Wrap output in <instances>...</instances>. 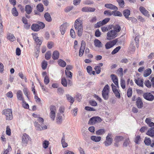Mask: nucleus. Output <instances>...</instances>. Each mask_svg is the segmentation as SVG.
I'll return each instance as SVG.
<instances>
[{
  "instance_id": "obj_1",
  "label": "nucleus",
  "mask_w": 154,
  "mask_h": 154,
  "mask_svg": "<svg viewBox=\"0 0 154 154\" xmlns=\"http://www.w3.org/2000/svg\"><path fill=\"white\" fill-rule=\"evenodd\" d=\"M80 18L76 19L74 23V27L76 30L78 35L80 37L82 36L83 31V23Z\"/></svg>"
},
{
  "instance_id": "obj_2",
  "label": "nucleus",
  "mask_w": 154,
  "mask_h": 154,
  "mask_svg": "<svg viewBox=\"0 0 154 154\" xmlns=\"http://www.w3.org/2000/svg\"><path fill=\"white\" fill-rule=\"evenodd\" d=\"M2 114L6 116V119L11 120L13 118L12 110L11 109H6L3 111Z\"/></svg>"
},
{
  "instance_id": "obj_3",
  "label": "nucleus",
  "mask_w": 154,
  "mask_h": 154,
  "mask_svg": "<svg viewBox=\"0 0 154 154\" xmlns=\"http://www.w3.org/2000/svg\"><path fill=\"white\" fill-rule=\"evenodd\" d=\"M102 121L101 119L99 116H94L91 118L88 124L90 125H93L97 122H100Z\"/></svg>"
},
{
  "instance_id": "obj_4",
  "label": "nucleus",
  "mask_w": 154,
  "mask_h": 154,
  "mask_svg": "<svg viewBox=\"0 0 154 154\" xmlns=\"http://www.w3.org/2000/svg\"><path fill=\"white\" fill-rule=\"evenodd\" d=\"M107 39L108 40L113 39L117 36V34L113 30L109 31L107 33Z\"/></svg>"
},
{
  "instance_id": "obj_5",
  "label": "nucleus",
  "mask_w": 154,
  "mask_h": 154,
  "mask_svg": "<svg viewBox=\"0 0 154 154\" xmlns=\"http://www.w3.org/2000/svg\"><path fill=\"white\" fill-rule=\"evenodd\" d=\"M143 96L146 100L152 101L154 100V96L151 93L146 92L143 94Z\"/></svg>"
},
{
  "instance_id": "obj_6",
  "label": "nucleus",
  "mask_w": 154,
  "mask_h": 154,
  "mask_svg": "<svg viewBox=\"0 0 154 154\" xmlns=\"http://www.w3.org/2000/svg\"><path fill=\"white\" fill-rule=\"evenodd\" d=\"M106 87H107V90H109V86L108 85H106L104 87L102 91V96L103 99L105 100H107L109 97V92L106 90Z\"/></svg>"
},
{
  "instance_id": "obj_7",
  "label": "nucleus",
  "mask_w": 154,
  "mask_h": 154,
  "mask_svg": "<svg viewBox=\"0 0 154 154\" xmlns=\"http://www.w3.org/2000/svg\"><path fill=\"white\" fill-rule=\"evenodd\" d=\"M117 41V39H116L112 41L107 42L105 45L106 48L108 49L112 48L116 44Z\"/></svg>"
},
{
  "instance_id": "obj_8",
  "label": "nucleus",
  "mask_w": 154,
  "mask_h": 154,
  "mask_svg": "<svg viewBox=\"0 0 154 154\" xmlns=\"http://www.w3.org/2000/svg\"><path fill=\"white\" fill-rule=\"evenodd\" d=\"M136 105L138 109H142L143 107V103L142 99L139 97L136 99Z\"/></svg>"
},
{
  "instance_id": "obj_9",
  "label": "nucleus",
  "mask_w": 154,
  "mask_h": 154,
  "mask_svg": "<svg viewBox=\"0 0 154 154\" xmlns=\"http://www.w3.org/2000/svg\"><path fill=\"white\" fill-rule=\"evenodd\" d=\"M30 139L29 136L26 133H24L22 137V141L23 145L26 146L27 144L28 141Z\"/></svg>"
},
{
  "instance_id": "obj_10",
  "label": "nucleus",
  "mask_w": 154,
  "mask_h": 154,
  "mask_svg": "<svg viewBox=\"0 0 154 154\" xmlns=\"http://www.w3.org/2000/svg\"><path fill=\"white\" fill-rule=\"evenodd\" d=\"M85 43L84 41L82 40V41L81 45L80 48L79 52V56L82 57L84 52V50L85 48Z\"/></svg>"
},
{
  "instance_id": "obj_11",
  "label": "nucleus",
  "mask_w": 154,
  "mask_h": 154,
  "mask_svg": "<svg viewBox=\"0 0 154 154\" xmlns=\"http://www.w3.org/2000/svg\"><path fill=\"white\" fill-rule=\"evenodd\" d=\"M139 9L140 12L143 15L148 17H149L150 15L149 14V12L143 6H140Z\"/></svg>"
},
{
  "instance_id": "obj_12",
  "label": "nucleus",
  "mask_w": 154,
  "mask_h": 154,
  "mask_svg": "<svg viewBox=\"0 0 154 154\" xmlns=\"http://www.w3.org/2000/svg\"><path fill=\"white\" fill-rule=\"evenodd\" d=\"M110 77L113 83L116 86H117L118 88H119V86L118 84V79L117 76L115 74H111L110 75Z\"/></svg>"
},
{
  "instance_id": "obj_13",
  "label": "nucleus",
  "mask_w": 154,
  "mask_h": 154,
  "mask_svg": "<svg viewBox=\"0 0 154 154\" xmlns=\"http://www.w3.org/2000/svg\"><path fill=\"white\" fill-rule=\"evenodd\" d=\"M105 7L107 8L113 10H118V8L116 6L111 4H106Z\"/></svg>"
},
{
  "instance_id": "obj_14",
  "label": "nucleus",
  "mask_w": 154,
  "mask_h": 154,
  "mask_svg": "<svg viewBox=\"0 0 154 154\" xmlns=\"http://www.w3.org/2000/svg\"><path fill=\"white\" fill-rule=\"evenodd\" d=\"M17 96L18 100L22 101L23 102H25L23 97L22 92L21 90H19L18 91L17 94Z\"/></svg>"
},
{
  "instance_id": "obj_15",
  "label": "nucleus",
  "mask_w": 154,
  "mask_h": 154,
  "mask_svg": "<svg viewBox=\"0 0 154 154\" xmlns=\"http://www.w3.org/2000/svg\"><path fill=\"white\" fill-rule=\"evenodd\" d=\"M67 26L66 23H64L60 27V31L62 35H63L65 33Z\"/></svg>"
},
{
  "instance_id": "obj_16",
  "label": "nucleus",
  "mask_w": 154,
  "mask_h": 154,
  "mask_svg": "<svg viewBox=\"0 0 154 154\" xmlns=\"http://www.w3.org/2000/svg\"><path fill=\"white\" fill-rule=\"evenodd\" d=\"M60 53L57 51H54L52 54V58L54 60H57L59 57Z\"/></svg>"
},
{
  "instance_id": "obj_17",
  "label": "nucleus",
  "mask_w": 154,
  "mask_h": 154,
  "mask_svg": "<svg viewBox=\"0 0 154 154\" xmlns=\"http://www.w3.org/2000/svg\"><path fill=\"white\" fill-rule=\"evenodd\" d=\"M146 134L151 137H154V127L150 128L146 133Z\"/></svg>"
},
{
  "instance_id": "obj_18",
  "label": "nucleus",
  "mask_w": 154,
  "mask_h": 154,
  "mask_svg": "<svg viewBox=\"0 0 154 154\" xmlns=\"http://www.w3.org/2000/svg\"><path fill=\"white\" fill-rule=\"evenodd\" d=\"M94 45L96 47L100 48L102 47V44L101 42L98 39H95L94 41Z\"/></svg>"
},
{
  "instance_id": "obj_19",
  "label": "nucleus",
  "mask_w": 154,
  "mask_h": 154,
  "mask_svg": "<svg viewBox=\"0 0 154 154\" xmlns=\"http://www.w3.org/2000/svg\"><path fill=\"white\" fill-rule=\"evenodd\" d=\"M134 81L136 84L138 86L142 87H143V79H141L140 80L139 78H138L137 79H135Z\"/></svg>"
},
{
  "instance_id": "obj_20",
  "label": "nucleus",
  "mask_w": 154,
  "mask_h": 154,
  "mask_svg": "<svg viewBox=\"0 0 154 154\" xmlns=\"http://www.w3.org/2000/svg\"><path fill=\"white\" fill-rule=\"evenodd\" d=\"M112 138H106V140L104 143L106 146L110 145L112 143Z\"/></svg>"
},
{
  "instance_id": "obj_21",
  "label": "nucleus",
  "mask_w": 154,
  "mask_h": 154,
  "mask_svg": "<svg viewBox=\"0 0 154 154\" xmlns=\"http://www.w3.org/2000/svg\"><path fill=\"white\" fill-rule=\"evenodd\" d=\"M25 11L28 14H30L32 11V9L30 5H26L25 7Z\"/></svg>"
},
{
  "instance_id": "obj_22",
  "label": "nucleus",
  "mask_w": 154,
  "mask_h": 154,
  "mask_svg": "<svg viewBox=\"0 0 154 154\" xmlns=\"http://www.w3.org/2000/svg\"><path fill=\"white\" fill-rule=\"evenodd\" d=\"M44 17L47 21L50 22L52 21V19L51 15L48 12H46L45 14Z\"/></svg>"
},
{
  "instance_id": "obj_23",
  "label": "nucleus",
  "mask_w": 154,
  "mask_h": 154,
  "mask_svg": "<svg viewBox=\"0 0 154 154\" xmlns=\"http://www.w3.org/2000/svg\"><path fill=\"white\" fill-rule=\"evenodd\" d=\"M91 139L95 142H99L101 139V137L100 136H92L91 137Z\"/></svg>"
},
{
  "instance_id": "obj_24",
  "label": "nucleus",
  "mask_w": 154,
  "mask_h": 154,
  "mask_svg": "<svg viewBox=\"0 0 154 154\" xmlns=\"http://www.w3.org/2000/svg\"><path fill=\"white\" fill-rule=\"evenodd\" d=\"M31 28L32 30L35 32H37L40 30L38 24H33L32 25Z\"/></svg>"
},
{
  "instance_id": "obj_25",
  "label": "nucleus",
  "mask_w": 154,
  "mask_h": 154,
  "mask_svg": "<svg viewBox=\"0 0 154 154\" xmlns=\"http://www.w3.org/2000/svg\"><path fill=\"white\" fill-rule=\"evenodd\" d=\"M123 14L125 18H128L130 14V11L128 9H125L123 12Z\"/></svg>"
},
{
  "instance_id": "obj_26",
  "label": "nucleus",
  "mask_w": 154,
  "mask_h": 154,
  "mask_svg": "<svg viewBox=\"0 0 154 154\" xmlns=\"http://www.w3.org/2000/svg\"><path fill=\"white\" fill-rule=\"evenodd\" d=\"M112 14L115 16H119L120 17L122 16V14L119 11L117 10H115L112 11Z\"/></svg>"
},
{
  "instance_id": "obj_27",
  "label": "nucleus",
  "mask_w": 154,
  "mask_h": 154,
  "mask_svg": "<svg viewBox=\"0 0 154 154\" xmlns=\"http://www.w3.org/2000/svg\"><path fill=\"white\" fill-rule=\"evenodd\" d=\"M57 62L59 65L61 67H64L66 66V63L61 59L58 60Z\"/></svg>"
},
{
  "instance_id": "obj_28",
  "label": "nucleus",
  "mask_w": 154,
  "mask_h": 154,
  "mask_svg": "<svg viewBox=\"0 0 154 154\" xmlns=\"http://www.w3.org/2000/svg\"><path fill=\"white\" fill-rule=\"evenodd\" d=\"M152 70L151 69L148 68L144 72L143 76L145 77H147L149 76L151 73Z\"/></svg>"
},
{
  "instance_id": "obj_29",
  "label": "nucleus",
  "mask_w": 154,
  "mask_h": 154,
  "mask_svg": "<svg viewBox=\"0 0 154 154\" xmlns=\"http://www.w3.org/2000/svg\"><path fill=\"white\" fill-rule=\"evenodd\" d=\"M67 100L72 105L74 102V99L70 95L67 94L66 95Z\"/></svg>"
},
{
  "instance_id": "obj_30",
  "label": "nucleus",
  "mask_w": 154,
  "mask_h": 154,
  "mask_svg": "<svg viewBox=\"0 0 154 154\" xmlns=\"http://www.w3.org/2000/svg\"><path fill=\"white\" fill-rule=\"evenodd\" d=\"M34 124L37 130L40 131L42 130L43 128H42V126L39 124L37 122H35Z\"/></svg>"
},
{
  "instance_id": "obj_31",
  "label": "nucleus",
  "mask_w": 154,
  "mask_h": 154,
  "mask_svg": "<svg viewBox=\"0 0 154 154\" xmlns=\"http://www.w3.org/2000/svg\"><path fill=\"white\" fill-rule=\"evenodd\" d=\"M106 132L104 129H99L96 131V134L97 135H101L104 134Z\"/></svg>"
},
{
  "instance_id": "obj_32",
  "label": "nucleus",
  "mask_w": 154,
  "mask_h": 154,
  "mask_svg": "<svg viewBox=\"0 0 154 154\" xmlns=\"http://www.w3.org/2000/svg\"><path fill=\"white\" fill-rule=\"evenodd\" d=\"M114 31L117 34V32H118L120 31L121 27L119 25L117 24L114 26Z\"/></svg>"
},
{
  "instance_id": "obj_33",
  "label": "nucleus",
  "mask_w": 154,
  "mask_h": 154,
  "mask_svg": "<svg viewBox=\"0 0 154 154\" xmlns=\"http://www.w3.org/2000/svg\"><path fill=\"white\" fill-rule=\"evenodd\" d=\"M118 3L119 6L122 8L125 6V2L124 0H116Z\"/></svg>"
},
{
  "instance_id": "obj_34",
  "label": "nucleus",
  "mask_w": 154,
  "mask_h": 154,
  "mask_svg": "<svg viewBox=\"0 0 154 154\" xmlns=\"http://www.w3.org/2000/svg\"><path fill=\"white\" fill-rule=\"evenodd\" d=\"M36 8L37 10L40 12H42L44 10L43 5L41 4H40L37 5Z\"/></svg>"
},
{
  "instance_id": "obj_35",
  "label": "nucleus",
  "mask_w": 154,
  "mask_h": 154,
  "mask_svg": "<svg viewBox=\"0 0 154 154\" xmlns=\"http://www.w3.org/2000/svg\"><path fill=\"white\" fill-rule=\"evenodd\" d=\"M144 142L146 145L148 146L150 145L151 140L150 138L145 137Z\"/></svg>"
},
{
  "instance_id": "obj_36",
  "label": "nucleus",
  "mask_w": 154,
  "mask_h": 154,
  "mask_svg": "<svg viewBox=\"0 0 154 154\" xmlns=\"http://www.w3.org/2000/svg\"><path fill=\"white\" fill-rule=\"evenodd\" d=\"M123 137L122 136H116L114 139L115 141H116L117 142H119L123 140Z\"/></svg>"
},
{
  "instance_id": "obj_37",
  "label": "nucleus",
  "mask_w": 154,
  "mask_h": 154,
  "mask_svg": "<svg viewBox=\"0 0 154 154\" xmlns=\"http://www.w3.org/2000/svg\"><path fill=\"white\" fill-rule=\"evenodd\" d=\"M51 56V51H48L46 53L45 55V57L46 60H49Z\"/></svg>"
},
{
  "instance_id": "obj_38",
  "label": "nucleus",
  "mask_w": 154,
  "mask_h": 154,
  "mask_svg": "<svg viewBox=\"0 0 154 154\" xmlns=\"http://www.w3.org/2000/svg\"><path fill=\"white\" fill-rule=\"evenodd\" d=\"M62 121V116L60 115H58L57 117V122L58 124H60Z\"/></svg>"
},
{
  "instance_id": "obj_39",
  "label": "nucleus",
  "mask_w": 154,
  "mask_h": 154,
  "mask_svg": "<svg viewBox=\"0 0 154 154\" xmlns=\"http://www.w3.org/2000/svg\"><path fill=\"white\" fill-rule=\"evenodd\" d=\"M12 13L14 16H17L18 15V12L17 11L15 7H14L12 9Z\"/></svg>"
},
{
  "instance_id": "obj_40",
  "label": "nucleus",
  "mask_w": 154,
  "mask_h": 154,
  "mask_svg": "<svg viewBox=\"0 0 154 154\" xmlns=\"http://www.w3.org/2000/svg\"><path fill=\"white\" fill-rule=\"evenodd\" d=\"M61 83L64 87H66L67 86V82L66 79L65 78H63L61 79Z\"/></svg>"
},
{
  "instance_id": "obj_41",
  "label": "nucleus",
  "mask_w": 154,
  "mask_h": 154,
  "mask_svg": "<svg viewBox=\"0 0 154 154\" xmlns=\"http://www.w3.org/2000/svg\"><path fill=\"white\" fill-rule=\"evenodd\" d=\"M94 69L96 73L97 74H99L101 72V68L100 67V66H95L94 67Z\"/></svg>"
},
{
  "instance_id": "obj_42",
  "label": "nucleus",
  "mask_w": 154,
  "mask_h": 154,
  "mask_svg": "<svg viewBox=\"0 0 154 154\" xmlns=\"http://www.w3.org/2000/svg\"><path fill=\"white\" fill-rule=\"evenodd\" d=\"M121 47L120 46H119L115 48L111 52V54L112 55L114 54L117 53L120 50Z\"/></svg>"
},
{
  "instance_id": "obj_43",
  "label": "nucleus",
  "mask_w": 154,
  "mask_h": 154,
  "mask_svg": "<svg viewBox=\"0 0 154 154\" xmlns=\"http://www.w3.org/2000/svg\"><path fill=\"white\" fill-rule=\"evenodd\" d=\"M33 38L34 39L35 41L37 43V45H39L40 46L42 44V40L39 39L38 37H37L35 38V37L34 38L33 37Z\"/></svg>"
},
{
  "instance_id": "obj_44",
  "label": "nucleus",
  "mask_w": 154,
  "mask_h": 154,
  "mask_svg": "<svg viewBox=\"0 0 154 154\" xmlns=\"http://www.w3.org/2000/svg\"><path fill=\"white\" fill-rule=\"evenodd\" d=\"M73 8V6H68L64 9V11L65 12L67 13L72 10Z\"/></svg>"
},
{
  "instance_id": "obj_45",
  "label": "nucleus",
  "mask_w": 154,
  "mask_h": 154,
  "mask_svg": "<svg viewBox=\"0 0 154 154\" xmlns=\"http://www.w3.org/2000/svg\"><path fill=\"white\" fill-rule=\"evenodd\" d=\"M132 94V89L129 88L128 89L127 92V95L128 97H131Z\"/></svg>"
},
{
  "instance_id": "obj_46",
  "label": "nucleus",
  "mask_w": 154,
  "mask_h": 154,
  "mask_svg": "<svg viewBox=\"0 0 154 154\" xmlns=\"http://www.w3.org/2000/svg\"><path fill=\"white\" fill-rule=\"evenodd\" d=\"M130 142V141L128 139H125L123 143V146L125 147H127L129 145Z\"/></svg>"
},
{
  "instance_id": "obj_47",
  "label": "nucleus",
  "mask_w": 154,
  "mask_h": 154,
  "mask_svg": "<svg viewBox=\"0 0 154 154\" xmlns=\"http://www.w3.org/2000/svg\"><path fill=\"white\" fill-rule=\"evenodd\" d=\"M48 65V62L47 61L44 60L42 63V69H46Z\"/></svg>"
},
{
  "instance_id": "obj_48",
  "label": "nucleus",
  "mask_w": 154,
  "mask_h": 154,
  "mask_svg": "<svg viewBox=\"0 0 154 154\" xmlns=\"http://www.w3.org/2000/svg\"><path fill=\"white\" fill-rule=\"evenodd\" d=\"M144 84L145 86L148 88H150L151 87V83L149 80H147L145 81Z\"/></svg>"
},
{
  "instance_id": "obj_49",
  "label": "nucleus",
  "mask_w": 154,
  "mask_h": 154,
  "mask_svg": "<svg viewBox=\"0 0 154 154\" xmlns=\"http://www.w3.org/2000/svg\"><path fill=\"white\" fill-rule=\"evenodd\" d=\"M7 38L12 42H13L15 40V38L14 35H10L7 37Z\"/></svg>"
},
{
  "instance_id": "obj_50",
  "label": "nucleus",
  "mask_w": 154,
  "mask_h": 154,
  "mask_svg": "<svg viewBox=\"0 0 154 154\" xmlns=\"http://www.w3.org/2000/svg\"><path fill=\"white\" fill-rule=\"evenodd\" d=\"M115 94L116 97L118 98H120V94L118 90L113 91Z\"/></svg>"
},
{
  "instance_id": "obj_51",
  "label": "nucleus",
  "mask_w": 154,
  "mask_h": 154,
  "mask_svg": "<svg viewBox=\"0 0 154 154\" xmlns=\"http://www.w3.org/2000/svg\"><path fill=\"white\" fill-rule=\"evenodd\" d=\"M140 135H137L134 139V142L136 144H139V141L140 140Z\"/></svg>"
},
{
  "instance_id": "obj_52",
  "label": "nucleus",
  "mask_w": 154,
  "mask_h": 154,
  "mask_svg": "<svg viewBox=\"0 0 154 154\" xmlns=\"http://www.w3.org/2000/svg\"><path fill=\"white\" fill-rule=\"evenodd\" d=\"M123 70L122 68H119L117 70V72L118 74L119 75L120 77H122L123 75Z\"/></svg>"
},
{
  "instance_id": "obj_53",
  "label": "nucleus",
  "mask_w": 154,
  "mask_h": 154,
  "mask_svg": "<svg viewBox=\"0 0 154 154\" xmlns=\"http://www.w3.org/2000/svg\"><path fill=\"white\" fill-rule=\"evenodd\" d=\"M104 14L106 16H110L112 14L109 10H106L104 12Z\"/></svg>"
},
{
  "instance_id": "obj_54",
  "label": "nucleus",
  "mask_w": 154,
  "mask_h": 154,
  "mask_svg": "<svg viewBox=\"0 0 154 154\" xmlns=\"http://www.w3.org/2000/svg\"><path fill=\"white\" fill-rule=\"evenodd\" d=\"M49 145V142L47 140H44L43 143V147L45 148L46 149L48 146Z\"/></svg>"
},
{
  "instance_id": "obj_55",
  "label": "nucleus",
  "mask_w": 154,
  "mask_h": 154,
  "mask_svg": "<svg viewBox=\"0 0 154 154\" xmlns=\"http://www.w3.org/2000/svg\"><path fill=\"white\" fill-rule=\"evenodd\" d=\"M65 73L67 77H68L70 78H72V74L70 71L66 70Z\"/></svg>"
},
{
  "instance_id": "obj_56",
  "label": "nucleus",
  "mask_w": 154,
  "mask_h": 154,
  "mask_svg": "<svg viewBox=\"0 0 154 154\" xmlns=\"http://www.w3.org/2000/svg\"><path fill=\"white\" fill-rule=\"evenodd\" d=\"M120 84L122 88L123 89H125V82L124 80L122 79L120 80Z\"/></svg>"
},
{
  "instance_id": "obj_57",
  "label": "nucleus",
  "mask_w": 154,
  "mask_h": 154,
  "mask_svg": "<svg viewBox=\"0 0 154 154\" xmlns=\"http://www.w3.org/2000/svg\"><path fill=\"white\" fill-rule=\"evenodd\" d=\"M50 115L51 118L53 120H54L55 117V112H50Z\"/></svg>"
},
{
  "instance_id": "obj_58",
  "label": "nucleus",
  "mask_w": 154,
  "mask_h": 154,
  "mask_svg": "<svg viewBox=\"0 0 154 154\" xmlns=\"http://www.w3.org/2000/svg\"><path fill=\"white\" fill-rule=\"evenodd\" d=\"M38 25L40 29H43L45 27V24L42 22H39Z\"/></svg>"
},
{
  "instance_id": "obj_59",
  "label": "nucleus",
  "mask_w": 154,
  "mask_h": 154,
  "mask_svg": "<svg viewBox=\"0 0 154 154\" xmlns=\"http://www.w3.org/2000/svg\"><path fill=\"white\" fill-rule=\"evenodd\" d=\"M89 104L92 106H96L97 105V103L94 100H91L89 101Z\"/></svg>"
},
{
  "instance_id": "obj_60",
  "label": "nucleus",
  "mask_w": 154,
  "mask_h": 154,
  "mask_svg": "<svg viewBox=\"0 0 154 154\" xmlns=\"http://www.w3.org/2000/svg\"><path fill=\"white\" fill-rule=\"evenodd\" d=\"M103 25L101 21H100L98 22L97 23L95 24L94 27L95 28H97L100 27V26Z\"/></svg>"
},
{
  "instance_id": "obj_61",
  "label": "nucleus",
  "mask_w": 154,
  "mask_h": 154,
  "mask_svg": "<svg viewBox=\"0 0 154 154\" xmlns=\"http://www.w3.org/2000/svg\"><path fill=\"white\" fill-rule=\"evenodd\" d=\"M70 35L73 38H75V32L73 29H71L70 31Z\"/></svg>"
},
{
  "instance_id": "obj_62",
  "label": "nucleus",
  "mask_w": 154,
  "mask_h": 154,
  "mask_svg": "<svg viewBox=\"0 0 154 154\" xmlns=\"http://www.w3.org/2000/svg\"><path fill=\"white\" fill-rule=\"evenodd\" d=\"M50 81L48 77L46 75L45 76L44 79V82L45 85H47L49 83Z\"/></svg>"
},
{
  "instance_id": "obj_63",
  "label": "nucleus",
  "mask_w": 154,
  "mask_h": 154,
  "mask_svg": "<svg viewBox=\"0 0 154 154\" xmlns=\"http://www.w3.org/2000/svg\"><path fill=\"white\" fill-rule=\"evenodd\" d=\"M50 112H56V107L54 105H51L50 106Z\"/></svg>"
},
{
  "instance_id": "obj_64",
  "label": "nucleus",
  "mask_w": 154,
  "mask_h": 154,
  "mask_svg": "<svg viewBox=\"0 0 154 154\" xmlns=\"http://www.w3.org/2000/svg\"><path fill=\"white\" fill-rule=\"evenodd\" d=\"M109 18H106L101 21L103 25H104L107 23L110 20Z\"/></svg>"
}]
</instances>
